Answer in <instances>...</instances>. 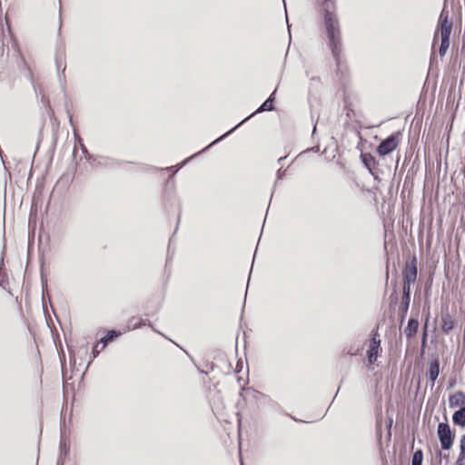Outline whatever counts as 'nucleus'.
Here are the masks:
<instances>
[{"label":"nucleus","instance_id":"nucleus-1","mask_svg":"<svg viewBox=\"0 0 465 465\" xmlns=\"http://www.w3.org/2000/svg\"><path fill=\"white\" fill-rule=\"evenodd\" d=\"M324 22L328 38L332 46V53L334 55L337 54V49L340 45V27L336 17L329 11H326L324 15Z\"/></svg>","mask_w":465,"mask_h":465},{"label":"nucleus","instance_id":"nucleus-2","mask_svg":"<svg viewBox=\"0 0 465 465\" xmlns=\"http://www.w3.org/2000/svg\"><path fill=\"white\" fill-rule=\"evenodd\" d=\"M452 30V22L449 20L448 13L443 9L440 15L439 24L437 27V31L434 35V40L438 36V34L440 35V40L450 41V36Z\"/></svg>","mask_w":465,"mask_h":465},{"label":"nucleus","instance_id":"nucleus-3","mask_svg":"<svg viewBox=\"0 0 465 465\" xmlns=\"http://www.w3.org/2000/svg\"><path fill=\"white\" fill-rule=\"evenodd\" d=\"M437 434L443 450H450L453 444L454 435L451 432L450 425L441 422L438 425Z\"/></svg>","mask_w":465,"mask_h":465},{"label":"nucleus","instance_id":"nucleus-4","mask_svg":"<svg viewBox=\"0 0 465 465\" xmlns=\"http://www.w3.org/2000/svg\"><path fill=\"white\" fill-rule=\"evenodd\" d=\"M398 135L391 134L385 140H383L377 148V153L380 155H386L391 153L398 146Z\"/></svg>","mask_w":465,"mask_h":465},{"label":"nucleus","instance_id":"nucleus-5","mask_svg":"<svg viewBox=\"0 0 465 465\" xmlns=\"http://www.w3.org/2000/svg\"><path fill=\"white\" fill-rule=\"evenodd\" d=\"M381 350V340L379 334L377 332L373 333L372 338L370 341L369 350L367 351L368 361L370 364H372L376 361L379 351Z\"/></svg>","mask_w":465,"mask_h":465},{"label":"nucleus","instance_id":"nucleus-6","mask_svg":"<svg viewBox=\"0 0 465 465\" xmlns=\"http://www.w3.org/2000/svg\"><path fill=\"white\" fill-rule=\"evenodd\" d=\"M416 261L415 259L412 261L411 264H407L404 272H403V278L404 282L403 286H409L411 287V284H413L417 279V268L415 264Z\"/></svg>","mask_w":465,"mask_h":465},{"label":"nucleus","instance_id":"nucleus-7","mask_svg":"<svg viewBox=\"0 0 465 465\" xmlns=\"http://www.w3.org/2000/svg\"><path fill=\"white\" fill-rule=\"evenodd\" d=\"M449 407L451 409L457 407H465V394L459 391L450 395L449 398Z\"/></svg>","mask_w":465,"mask_h":465},{"label":"nucleus","instance_id":"nucleus-8","mask_svg":"<svg viewBox=\"0 0 465 465\" xmlns=\"http://www.w3.org/2000/svg\"><path fill=\"white\" fill-rule=\"evenodd\" d=\"M454 327V321L452 317L449 314H443L441 316V330L443 332L448 333Z\"/></svg>","mask_w":465,"mask_h":465},{"label":"nucleus","instance_id":"nucleus-9","mask_svg":"<svg viewBox=\"0 0 465 465\" xmlns=\"http://www.w3.org/2000/svg\"><path fill=\"white\" fill-rule=\"evenodd\" d=\"M440 373V364L438 361H432L430 362L429 367V378L432 384H434V381L437 380Z\"/></svg>","mask_w":465,"mask_h":465},{"label":"nucleus","instance_id":"nucleus-10","mask_svg":"<svg viewBox=\"0 0 465 465\" xmlns=\"http://www.w3.org/2000/svg\"><path fill=\"white\" fill-rule=\"evenodd\" d=\"M452 420L454 424L460 427H465V407H462L454 412Z\"/></svg>","mask_w":465,"mask_h":465},{"label":"nucleus","instance_id":"nucleus-11","mask_svg":"<svg viewBox=\"0 0 465 465\" xmlns=\"http://www.w3.org/2000/svg\"><path fill=\"white\" fill-rule=\"evenodd\" d=\"M418 327L419 322L415 319H410L408 322V325L404 330L406 336L411 337L412 335H414L418 331Z\"/></svg>","mask_w":465,"mask_h":465},{"label":"nucleus","instance_id":"nucleus-12","mask_svg":"<svg viewBox=\"0 0 465 465\" xmlns=\"http://www.w3.org/2000/svg\"><path fill=\"white\" fill-rule=\"evenodd\" d=\"M275 91L258 108L255 113H262L264 111H272L273 109V97Z\"/></svg>","mask_w":465,"mask_h":465},{"label":"nucleus","instance_id":"nucleus-13","mask_svg":"<svg viewBox=\"0 0 465 465\" xmlns=\"http://www.w3.org/2000/svg\"><path fill=\"white\" fill-rule=\"evenodd\" d=\"M411 287L403 286L402 308L406 312L410 304Z\"/></svg>","mask_w":465,"mask_h":465},{"label":"nucleus","instance_id":"nucleus-14","mask_svg":"<svg viewBox=\"0 0 465 465\" xmlns=\"http://www.w3.org/2000/svg\"><path fill=\"white\" fill-rule=\"evenodd\" d=\"M119 336V332L116 331H110L108 333L101 339V342L103 343V346L101 350L104 349L107 345V343L111 341H113L114 338Z\"/></svg>","mask_w":465,"mask_h":465},{"label":"nucleus","instance_id":"nucleus-15","mask_svg":"<svg viewBox=\"0 0 465 465\" xmlns=\"http://www.w3.org/2000/svg\"><path fill=\"white\" fill-rule=\"evenodd\" d=\"M423 460V453L420 450L414 452L412 456L411 465H421Z\"/></svg>","mask_w":465,"mask_h":465},{"label":"nucleus","instance_id":"nucleus-16","mask_svg":"<svg viewBox=\"0 0 465 465\" xmlns=\"http://www.w3.org/2000/svg\"><path fill=\"white\" fill-rule=\"evenodd\" d=\"M440 42L441 43H440L439 53H440V56H444L450 47V41L440 40Z\"/></svg>","mask_w":465,"mask_h":465},{"label":"nucleus","instance_id":"nucleus-17","mask_svg":"<svg viewBox=\"0 0 465 465\" xmlns=\"http://www.w3.org/2000/svg\"><path fill=\"white\" fill-rule=\"evenodd\" d=\"M252 114H251L250 116L246 117L243 121H242L239 124H237L235 127H233L232 129H231L229 132H227L226 134H224L223 135H222L221 137H219L218 139H216L215 141H213L211 144H209L205 149L209 148L210 146H212L213 144H214L215 143L221 141L223 137H225L226 135H228L229 134H231L232 131H234L239 125H241L243 122H245L246 120H248Z\"/></svg>","mask_w":465,"mask_h":465},{"label":"nucleus","instance_id":"nucleus-18","mask_svg":"<svg viewBox=\"0 0 465 465\" xmlns=\"http://www.w3.org/2000/svg\"><path fill=\"white\" fill-rule=\"evenodd\" d=\"M361 157H362V161H363L364 164L366 165V167L368 169H371V163L374 162L373 157L370 154H363Z\"/></svg>","mask_w":465,"mask_h":465},{"label":"nucleus","instance_id":"nucleus-19","mask_svg":"<svg viewBox=\"0 0 465 465\" xmlns=\"http://www.w3.org/2000/svg\"><path fill=\"white\" fill-rule=\"evenodd\" d=\"M460 450L465 453V435L460 438Z\"/></svg>","mask_w":465,"mask_h":465},{"label":"nucleus","instance_id":"nucleus-20","mask_svg":"<svg viewBox=\"0 0 465 465\" xmlns=\"http://www.w3.org/2000/svg\"><path fill=\"white\" fill-rule=\"evenodd\" d=\"M99 352L100 351L98 350V344H96L93 349V358H95Z\"/></svg>","mask_w":465,"mask_h":465}]
</instances>
